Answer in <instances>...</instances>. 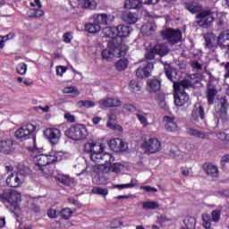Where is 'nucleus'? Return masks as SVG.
I'll use <instances>...</instances> for the list:
<instances>
[{
	"mask_svg": "<svg viewBox=\"0 0 229 229\" xmlns=\"http://www.w3.org/2000/svg\"><path fill=\"white\" fill-rule=\"evenodd\" d=\"M175 120L176 118L174 116L165 115L163 117L166 131H176L178 130V124Z\"/></svg>",
	"mask_w": 229,
	"mask_h": 229,
	"instance_id": "obj_21",
	"label": "nucleus"
},
{
	"mask_svg": "<svg viewBox=\"0 0 229 229\" xmlns=\"http://www.w3.org/2000/svg\"><path fill=\"white\" fill-rule=\"evenodd\" d=\"M85 149L91 153L90 158L92 162L100 165L101 161L103 160V149L101 148V145L96 143H86Z\"/></svg>",
	"mask_w": 229,
	"mask_h": 229,
	"instance_id": "obj_5",
	"label": "nucleus"
},
{
	"mask_svg": "<svg viewBox=\"0 0 229 229\" xmlns=\"http://www.w3.org/2000/svg\"><path fill=\"white\" fill-rule=\"evenodd\" d=\"M156 30L157 26L153 25V23H146L141 27V31L143 35H146V37H151V35H154Z\"/></svg>",
	"mask_w": 229,
	"mask_h": 229,
	"instance_id": "obj_33",
	"label": "nucleus"
},
{
	"mask_svg": "<svg viewBox=\"0 0 229 229\" xmlns=\"http://www.w3.org/2000/svg\"><path fill=\"white\" fill-rule=\"evenodd\" d=\"M217 139H219L220 140H229V137L228 135H226V133L225 132H218L216 134Z\"/></svg>",
	"mask_w": 229,
	"mask_h": 229,
	"instance_id": "obj_59",
	"label": "nucleus"
},
{
	"mask_svg": "<svg viewBox=\"0 0 229 229\" xmlns=\"http://www.w3.org/2000/svg\"><path fill=\"white\" fill-rule=\"evenodd\" d=\"M122 20L127 24H135L139 21V15L131 12H123L122 13Z\"/></svg>",
	"mask_w": 229,
	"mask_h": 229,
	"instance_id": "obj_23",
	"label": "nucleus"
},
{
	"mask_svg": "<svg viewBox=\"0 0 229 229\" xmlns=\"http://www.w3.org/2000/svg\"><path fill=\"white\" fill-rule=\"evenodd\" d=\"M218 196H224L225 198H228V190H220L216 191Z\"/></svg>",
	"mask_w": 229,
	"mask_h": 229,
	"instance_id": "obj_63",
	"label": "nucleus"
},
{
	"mask_svg": "<svg viewBox=\"0 0 229 229\" xmlns=\"http://www.w3.org/2000/svg\"><path fill=\"white\" fill-rule=\"evenodd\" d=\"M92 194H98V196H108V189L94 187L91 191Z\"/></svg>",
	"mask_w": 229,
	"mask_h": 229,
	"instance_id": "obj_46",
	"label": "nucleus"
},
{
	"mask_svg": "<svg viewBox=\"0 0 229 229\" xmlns=\"http://www.w3.org/2000/svg\"><path fill=\"white\" fill-rule=\"evenodd\" d=\"M140 189H142V191H145L146 192H158V190H157V188H153L151 186H141Z\"/></svg>",
	"mask_w": 229,
	"mask_h": 229,
	"instance_id": "obj_58",
	"label": "nucleus"
},
{
	"mask_svg": "<svg viewBox=\"0 0 229 229\" xmlns=\"http://www.w3.org/2000/svg\"><path fill=\"white\" fill-rule=\"evenodd\" d=\"M64 42H66V44L71 43V40H72V35L71 32H66L63 36Z\"/></svg>",
	"mask_w": 229,
	"mask_h": 229,
	"instance_id": "obj_57",
	"label": "nucleus"
},
{
	"mask_svg": "<svg viewBox=\"0 0 229 229\" xmlns=\"http://www.w3.org/2000/svg\"><path fill=\"white\" fill-rule=\"evenodd\" d=\"M116 71H124L128 67V59H121L114 65Z\"/></svg>",
	"mask_w": 229,
	"mask_h": 229,
	"instance_id": "obj_44",
	"label": "nucleus"
},
{
	"mask_svg": "<svg viewBox=\"0 0 229 229\" xmlns=\"http://www.w3.org/2000/svg\"><path fill=\"white\" fill-rule=\"evenodd\" d=\"M0 153L3 155H13L15 148L13 147V140H0Z\"/></svg>",
	"mask_w": 229,
	"mask_h": 229,
	"instance_id": "obj_17",
	"label": "nucleus"
},
{
	"mask_svg": "<svg viewBox=\"0 0 229 229\" xmlns=\"http://www.w3.org/2000/svg\"><path fill=\"white\" fill-rule=\"evenodd\" d=\"M187 133L191 137H195L196 139H208L210 136V132H203L198 129H193V128H188L187 129Z\"/></svg>",
	"mask_w": 229,
	"mask_h": 229,
	"instance_id": "obj_24",
	"label": "nucleus"
},
{
	"mask_svg": "<svg viewBox=\"0 0 229 229\" xmlns=\"http://www.w3.org/2000/svg\"><path fill=\"white\" fill-rule=\"evenodd\" d=\"M38 171H41L46 178H53L55 177V165H47L38 169Z\"/></svg>",
	"mask_w": 229,
	"mask_h": 229,
	"instance_id": "obj_32",
	"label": "nucleus"
},
{
	"mask_svg": "<svg viewBox=\"0 0 229 229\" xmlns=\"http://www.w3.org/2000/svg\"><path fill=\"white\" fill-rule=\"evenodd\" d=\"M109 121L107 122V127L111 130H117L118 131H123V127L119 124L115 123V120L117 119V116L115 115V113L112 112L108 114Z\"/></svg>",
	"mask_w": 229,
	"mask_h": 229,
	"instance_id": "obj_27",
	"label": "nucleus"
},
{
	"mask_svg": "<svg viewBox=\"0 0 229 229\" xmlns=\"http://www.w3.org/2000/svg\"><path fill=\"white\" fill-rule=\"evenodd\" d=\"M67 70L64 66H57L56 67V75L57 76H62L64 72H65Z\"/></svg>",
	"mask_w": 229,
	"mask_h": 229,
	"instance_id": "obj_61",
	"label": "nucleus"
},
{
	"mask_svg": "<svg viewBox=\"0 0 229 229\" xmlns=\"http://www.w3.org/2000/svg\"><path fill=\"white\" fill-rule=\"evenodd\" d=\"M86 31L89 33H98V31H101V26L98 25V23H89L85 26Z\"/></svg>",
	"mask_w": 229,
	"mask_h": 229,
	"instance_id": "obj_41",
	"label": "nucleus"
},
{
	"mask_svg": "<svg viewBox=\"0 0 229 229\" xmlns=\"http://www.w3.org/2000/svg\"><path fill=\"white\" fill-rule=\"evenodd\" d=\"M143 148L148 153H158L162 149V144L157 138H149L143 142Z\"/></svg>",
	"mask_w": 229,
	"mask_h": 229,
	"instance_id": "obj_11",
	"label": "nucleus"
},
{
	"mask_svg": "<svg viewBox=\"0 0 229 229\" xmlns=\"http://www.w3.org/2000/svg\"><path fill=\"white\" fill-rule=\"evenodd\" d=\"M47 214L48 217H50L51 219H55V218L58 217L56 209L50 208L47 210Z\"/></svg>",
	"mask_w": 229,
	"mask_h": 229,
	"instance_id": "obj_56",
	"label": "nucleus"
},
{
	"mask_svg": "<svg viewBox=\"0 0 229 229\" xmlns=\"http://www.w3.org/2000/svg\"><path fill=\"white\" fill-rule=\"evenodd\" d=\"M59 216L62 217V219H64L65 221H69L71 217H72V210L69 208H64L61 211H59Z\"/></svg>",
	"mask_w": 229,
	"mask_h": 229,
	"instance_id": "obj_40",
	"label": "nucleus"
},
{
	"mask_svg": "<svg viewBox=\"0 0 229 229\" xmlns=\"http://www.w3.org/2000/svg\"><path fill=\"white\" fill-rule=\"evenodd\" d=\"M0 198L13 214L21 212V207L19 206L21 201V193L15 191H5L0 195Z\"/></svg>",
	"mask_w": 229,
	"mask_h": 229,
	"instance_id": "obj_3",
	"label": "nucleus"
},
{
	"mask_svg": "<svg viewBox=\"0 0 229 229\" xmlns=\"http://www.w3.org/2000/svg\"><path fill=\"white\" fill-rule=\"evenodd\" d=\"M202 220H203V226L206 229H210L212 225L210 224V221H212V219H210V215L208 214H203L202 215Z\"/></svg>",
	"mask_w": 229,
	"mask_h": 229,
	"instance_id": "obj_47",
	"label": "nucleus"
},
{
	"mask_svg": "<svg viewBox=\"0 0 229 229\" xmlns=\"http://www.w3.org/2000/svg\"><path fill=\"white\" fill-rule=\"evenodd\" d=\"M143 210H156L160 205L157 201H145L142 203Z\"/></svg>",
	"mask_w": 229,
	"mask_h": 229,
	"instance_id": "obj_39",
	"label": "nucleus"
},
{
	"mask_svg": "<svg viewBox=\"0 0 229 229\" xmlns=\"http://www.w3.org/2000/svg\"><path fill=\"white\" fill-rule=\"evenodd\" d=\"M114 189H119L120 191L123 189H131L133 187H135V182H133V181H131L130 183L127 184H115Z\"/></svg>",
	"mask_w": 229,
	"mask_h": 229,
	"instance_id": "obj_51",
	"label": "nucleus"
},
{
	"mask_svg": "<svg viewBox=\"0 0 229 229\" xmlns=\"http://www.w3.org/2000/svg\"><path fill=\"white\" fill-rule=\"evenodd\" d=\"M219 108L216 113L219 114L220 117H226V112L228 110V100L225 98H221L218 102Z\"/></svg>",
	"mask_w": 229,
	"mask_h": 229,
	"instance_id": "obj_25",
	"label": "nucleus"
},
{
	"mask_svg": "<svg viewBox=\"0 0 229 229\" xmlns=\"http://www.w3.org/2000/svg\"><path fill=\"white\" fill-rule=\"evenodd\" d=\"M55 182L62 183L63 185H71V178L67 175L57 174L54 175Z\"/></svg>",
	"mask_w": 229,
	"mask_h": 229,
	"instance_id": "obj_35",
	"label": "nucleus"
},
{
	"mask_svg": "<svg viewBox=\"0 0 229 229\" xmlns=\"http://www.w3.org/2000/svg\"><path fill=\"white\" fill-rule=\"evenodd\" d=\"M109 148L113 151H115V153H121L128 149V143L122 139L115 138L109 141Z\"/></svg>",
	"mask_w": 229,
	"mask_h": 229,
	"instance_id": "obj_16",
	"label": "nucleus"
},
{
	"mask_svg": "<svg viewBox=\"0 0 229 229\" xmlns=\"http://www.w3.org/2000/svg\"><path fill=\"white\" fill-rule=\"evenodd\" d=\"M63 94H71L72 98H78L80 90L74 86L65 87L63 89Z\"/></svg>",
	"mask_w": 229,
	"mask_h": 229,
	"instance_id": "obj_37",
	"label": "nucleus"
},
{
	"mask_svg": "<svg viewBox=\"0 0 229 229\" xmlns=\"http://www.w3.org/2000/svg\"><path fill=\"white\" fill-rule=\"evenodd\" d=\"M136 116L140 121V124H142L143 128H147V126H149V123L148 122V114L144 112H139L136 114Z\"/></svg>",
	"mask_w": 229,
	"mask_h": 229,
	"instance_id": "obj_38",
	"label": "nucleus"
},
{
	"mask_svg": "<svg viewBox=\"0 0 229 229\" xmlns=\"http://www.w3.org/2000/svg\"><path fill=\"white\" fill-rule=\"evenodd\" d=\"M191 121L193 124H201L205 123V109L202 107L201 104L197 103L191 111Z\"/></svg>",
	"mask_w": 229,
	"mask_h": 229,
	"instance_id": "obj_7",
	"label": "nucleus"
},
{
	"mask_svg": "<svg viewBox=\"0 0 229 229\" xmlns=\"http://www.w3.org/2000/svg\"><path fill=\"white\" fill-rule=\"evenodd\" d=\"M216 96H217V89H216V86L209 84L207 87V91H206V98L208 99V105H214V101Z\"/></svg>",
	"mask_w": 229,
	"mask_h": 229,
	"instance_id": "obj_22",
	"label": "nucleus"
},
{
	"mask_svg": "<svg viewBox=\"0 0 229 229\" xmlns=\"http://www.w3.org/2000/svg\"><path fill=\"white\" fill-rule=\"evenodd\" d=\"M124 169V165L120 163L111 164L110 165H99L98 174H108V173H115L116 174L121 173Z\"/></svg>",
	"mask_w": 229,
	"mask_h": 229,
	"instance_id": "obj_12",
	"label": "nucleus"
},
{
	"mask_svg": "<svg viewBox=\"0 0 229 229\" xmlns=\"http://www.w3.org/2000/svg\"><path fill=\"white\" fill-rule=\"evenodd\" d=\"M123 108L128 110V112H135V106L131 104H125L123 105Z\"/></svg>",
	"mask_w": 229,
	"mask_h": 229,
	"instance_id": "obj_62",
	"label": "nucleus"
},
{
	"mask_svg": "<svg viewBox=\"0 0 229 229\" xmlns=\"http://www.w3.org/2000/svg\"><path fill=\"white\" fill-rule=\"evenodd\" d=\"M34 130H36L35 125L31 123H27L19 128L14 132V135L16 139H18V140H21L22 142V140H28V139H30V135H31Z\"/></svg>",
	"mask_w": 229,
	"mask_h": 229,
	"instance_id": "obj_9",
	"label": "nucleus"
},
{
	"mask_svg": "<svg viewBox=\"0 0 229 229\" xmlns=\"http://www.w3.org/2000/svg\"><path fill=\"white\" fill-rule=\"evenodd\" d=\"M22 171L16 174H11L6 179L8 187H20L22 184Z\"/></svg>",
	"mask_w": 229,
	"mask_h": 229,
	"instance_id": "obj_18",
	"label": "nucleus"
},
{
	"mask_svg": "<svg viewBox=\"0 0 229 229\" xmlns=\"http://www.w3.org/2000/svg\"><path fill=\"white\" fill-rule=\"evenodd\" d=\"M45 137L51 142L53 146L60 142V137H62V132L56 128H48L44 131Z\"/></svg>",
	"mask_w": 229,
	"mask_h": 229,
	"instance_id": "obj_13",
	"label": "nucleus"
},
{
	"mask_svg": "<svg viewBox=\"0 0 229 229\" xmlns=\"http://www.w3.org/2000/svg\"><path fill=\"white\" fill-rule=\"evenodd\" d=\"M58 161V157L55 155H45L40 154L34 157V162L36 164V169H40L46 165H50V164H55Z\"/></svg>",
	"mask_w": 229,
	"mask_h": 229,
	"instance_id": "obj_6",
	"label": "nucleus"
},
{
	"mask_svg": "<svg viewBox=\"0 0 229 229\" xmlns=\"http://www.w3.org/2000/svg\"><path fill=\"white\" fill-rule=\"evenodd\" d=\"M197 19H200L197 21L199 28H209V26L214 22V16H212V12L210 11H202L197 14Z\"/></svg>",
	"mask_w": 229,
	"mask_h": 229,
	"instance_id": "obj_10",
	"label": "nucleus"
},
{
	"mask_svg": "<svg viewBox=\"0 0 229 229\" xmlns=\"http://www.w3.org/2000/svg\"><path fill=\"white\" fill-rule=\"evenodd\" d=\"M164 40H167L170 44H178L182 41V32L173 29H167L161 31Z\"/></svg>",
	"mask_w": 229,
	"mask_h": 229,
	"instance_id": "obj_8",
	"label": "nucleus"
},
{
	"mask_svg": "<svg viewBox=\"0 0 229 229\" xmlns=\"http://www.w3.org/2000/svg\"><path fill=\"white\" fill-rule=\"evenodd\" d=\"M115 159L110 153H102V161L99 165L97 166V173H98L99 165H112V162H114Z\"/></svg>",
	"mask_w": 229,
	"mask_h": 229,
	"instance_id": "obj_31",
	"label": "nucleus"
},
{
	"mask_svg": "<svg viewBox=\"0 0 229 229\" xmlns=\"http://www.w3.org/2000/svg\"><path fill=\"white\" fill-rule=\"evenodd\" d=\"M204 38L206 40V47H208V49L216 47V44H217V40L216 39V34L208 32L204 35Z\"/></svg>",
	"mask_w": 229,
	"mask_h": 229,
	"instance_id": "obj_29",
	"label": "nucleus"
},
{
	"mask_svg": "<svg viewBox=\"0 0 229 229\" xmlns=\"http://www.w3.org/2000/svg\"><path fill=\"white\" fill-rule=\"evenodd\" d=\"M203 169L208 176H211V178H217L219 176V170H217V166L212 164H206L203 166Z\"/></svg>",
	"mask_w": 229,
	"mask_h": 229,
	"instance_id": "obj_26",
	"label": "nucleus"
},
{
	"mask_svg": "<svg viewBox=\"0 0 229 229\" xmlns=\"http://www.w3.org/2000/svg\"><path fill=\"white\" fill-rule=\"evenodd\" d=\"M77 105L79 108H92L96 106V103L92 100H80Z\"/></svg>",
	"mask_w": 229,
	"mask_h": 229,
	"instance_id": "obj_42",
	"label": "nucleus"
},
{
	"mask_svg": "<svg viewBox=\"0 0 229 229\" xmlns=\"http://www.w3.org/2000/svg\"><path fill=\"white\" fill-rule=\"evenodd\" d=\"M158 0H125L124 7L131 10L138 9L142 6V4H157Z\"/></svg>",
	"mask_w": 229,
	"mask_h": 229,
	"instance_id": "obj_14",
	"label": "nucleus"
},
{
	"mask_svg": "<svg viewBox=\"0 0 229 229\" xmlns=\"http://www.w3.org/2000/svg\"><path fill=\"white\" fill-rule=\"evenodd\" d=\"M129 87L131 92H140V84L137 82V81L132 80L130 81Z\"/></svg>",
	"mask_w": 229,
	"mask_h": 229,
	"instance_id": "obj_50",
	"label": "nucleus"
},
{
	"mask_svg": "<svg viewBox=\"0 0 229 229\" xmlns=\"http://www.w3.org/2000/svg\"><path fill=\"white\" fill-rule=\"evenodd\" d=\"M93 19L95 22L98 24H102L103 26H108V24H112L115 17L112 14L107 15L106 13L102 14H94Z\"/></svg>",
	"mask_w": 229,
	"mask_h": 229,
	"instance_id": "obj_19",
	"label": "nucleus"
},
{
	"mask_svg": "<svg viewBox=\"0 0 229 229\" xmlns=\"http://www.w3.org/2000/svg\"><path fill=\"white\" fill-rule=\"evenodd\" d=\"M81 4L88 10H96L98 4L94 0H82Z\"/></svg>",
	"mask_w": 229,
	"mask_h": 229,
	"instance_id": "obj_43",
	"label": "nucleus"
},
{
	"mask_svg": "<svg viewBox=\"0 0 229 229\" xmlns=\"http://www.w3.org/2000/svg\"><path fill=\"white\" fill-rule=\"evenodd\" d=\"M107 47L109 49L102 51V58H104V60H108L111 55L116 58H121V56L126 55V47H123V39L120 38H118V39L114 38L113 40H108Z\"/></svg>",
	"mask_w": 229,
	"mask_h": 229,
	"instance_id": "obj_2",
	"label": "nucleus"
},
{
	"mask_svg": "<svg viewBox=\"0 0 229 229\" xmlns=\"http://www.w3.org/2000/svg\"><path fill=\"white\" fill-rule=\"evenodd\" d=\"M117 37L123 39V38L129 37L130 35V27L125 25H118L116 27Z\"/></svg>",
	"mask_w": 229,
	"mask_h": 229,
	"instance_id": "obj_34",
	"label": "nucleus"
},
{
	"mask_svg": "<svg viewBox=\"0 0 229 229\" xmlns=\"http://www.w3.org/2000/svg\"><path fill=\"white\" fill-rule=\"evenodd\" d=\"M222 165H225V164H229V155H225L221 159Z\"/></svg>",
	"mask_w": 229,
	"mask_h": 229,
	"instance_id": "obj_64",
	"label": "nucleus"
},
{
	"mask_svg": "<svg viewBox=\"0 0 229 229\" xmlns=\"http://www.w3.org/2000/svg\"><path fill=\"white\" fill-rule=\"evenodd\" d=\"M116 29L111 28V27H106L102 30L103 37H106V38H111L109 40H114V38L119 39L121 37H117V34H115Z\"/></svg>",
	"mask_w": 229,
	"mask_h": 229,
	"instance_id": "obj_30",
	"label": "nucleus"
},
{
	"mask_svg": "<svg viewBox=\"0 0 229 229\" xmlns=\"http://www.w3.org/2000/svg\"><path fill=\"white\" fill-rule=\"evenodd\" d=\"M155 55H157V52L154 51V47H153L150 51H148L145 54V58H146V60H154Z\"/></svg>",
	"mask_w": 229,
	"mask_h": 229,
	"instance_id": "obj_54",
	"label": "nucleus"
},
{
	"mask_svg": "<svg viewBox=\"0 0 229 229\" xmlns=\"http://www.w3.org/2000/svg\"><path fill=\"white\" fill-rule=\"evenodd\" d=\"M154 51L156 52V55H158L159 56H166V55H169V52L171 49L165 44H157L153 47Z\"/></svg>",
	"mask_w": 229,
	"mask_h": 229,
	"instance_id": "obj_28",
	"label": "nucleus"
},
{
	"mask_svg": "<svg viewBox=\"0 0 229 229\" xmlns=\"http://www.w3.org/2000/svg\"><path fill=\"white\" fill-rule=\"evenodd\" d=\"M150 92H157L160 90V81L157 79H150L148 81Z\"/></svg>",
	"mask_w": 229,
	"mask_h": 229,
	"instance_id": "obj_36",
	"label": "nucleus"
},
{
	"mask_svg": "<svg viewBox=\"0 0 229 229\" xmlns=\"http://www.w3.org/2000/svg\"><path fill=\"white\" fill-rule=\"evenodd\" d=\"M44 15V11L40 9H30L29 11V17L38 18Z\"/></svg>",
	"mask_w": 229,
	"mask_h": 229,
	"instance_id": "obj_48",
	"label": "nucleus"
},
{
	"mask_svg": "<svg viewBox=\"0 0 229 229\" xmlns=\"http://www.w3.org/2000/svg\"><path fill=\"white\" fill-rule=\"evenodd\" d=\"M191 67L193 69H196L197 71H201L203 69V66L199 63H198V61H193L191 63Z\"/></svg>",
	"mask_w": 229,
	"mask_h": 229,
	"instance_id": "obj_60",
	"label": "nucleus"
},
{
	"mask_svg": "<svg viewBox=\"0 0 229 229\" xmlns=\"http://www.w3.org/2000/svg\"><path fill=\"white\" fill-rule=\"evenodd\" d=\"M65 135L68 136L69 139H72V140H85L89 132L85 125L75 124L65 131Z\"/></svg>",
	"mask_w": 229,
	"mask_h": 229,
	"instance_id": "obj_4",
	"label": "nucleus"
},
{
	"mask_svg": "<svg viewBox=\"0 0 229 229\" xmlns=\"http://www.w3.org/2000/svg\"><path fill=\"white\" fill-rule=\"evenodd\" d=\"M185 8L186 10H189L191 13H196L199 10L198 6H194L193 4H186Z\"/></svg>",
	"mask_w": 229,
	"mask_h": 229,
	"instance_id": "obj_55",
	"label": "nucleus"
},
{
	"mask_svg": "<svg viewBox=\"0 0 229 229\" xmlns=\"http://www.w3.org/2000/svg\"><path fill=\"white\" fill-rule=\"evenodd\" d=\"M101 108H112L114 106H121L123 102L119 98H107L106 99H101L98 101Z\"/></svg>",
	"mask_w": 229,
	"mask_h": 229,
	"instance_id": "obj_20",
	"label": "nucleus"
},
{
	"mask_svg": "<svg viewBox=\"0 0 229 229\" xmlns=\"http://www.w3.org/2000/svg\"><path fill=\"white\" fill-rule=\"evenodd\" d=\"M184 225L186 226L185 229H194V226H196V218L192 216H187L184 219Z\"/></svg>",
	"mask_w": 229,
	"mask_h": 229,
	"instance_id": "obj_45",
	"label": "nucleus"
},
{
	"mask_svg": "<svg viewBox=\"0 0 229 229\" xmlns=\"http://www.w3.org/2000/svg\"><path fill=\"white\" fill-rule=\"evenodd\" d=\"M164 69L166 78H168L170 81L174 82V98L175 106H189V105H191V99L185 90L192 87V82L189 80L174 82V80L173 79V68H171V65L165 64Z\"/></svg>",
	"mask_w": 229,
	"mask_h": 229,
	"instance_id": "obj_1",
	"label": "nucleus"
},
{
	"mask_svg": "<svg viewBox=\"0 0 229 229\" xmlns=\"http://www.w3.org/2000/svg\"><path fill=\"white\" fill-rule=\"evenodd\" d=\"M26 71H28V65L24 63H21L16 66V72H18V74H21V76H24V74H26Z\"/></svg>",
	"mask_w": 229,
	"mask_h": 229,
	"instance_id": "obj_49",
	"label": "nucleus"
},
{
	"mask_svg": "<svg viewBox=\"0 0 229 229\" xmlns=\"http://www.w3.org/2000/svg\"><path fill=\"white\" fill-rule=\"evenodd\" d=\"M151 71H153V63L145 61L143 66H140L136 70V76L140 80L148 78L151 75Z\"/></svg>",
	"mask_w": 229,
	"mask_h": 229,
	"instance_id": "obj_15",
	"label": "nucleus"
},
{
	"mask_svg": "<svg viewBox=\"0 0 229 229\" xmlns=\"http://www.w3.org/2000/svg\"><path fill=\"white\" fill-rule=\"evenodd\" d=\"M111 228H121L123 226V220L121 218H114L111 224H110Z\"/></svg>",
	"mask_w": 229,
	"mask_h": 229,
	"instance_id": "obj_52",
	"label": "nucleus"
},
{
	"mask_svg": "<svg viewBox=\"0 0 229 229\" xmlns=\"http://www.w3.org/2000/svg\"><path fill=\"white\" fill-rule=\"evenodd\" d=\"M212 216V221L215 223L219 222V219L221 218V211L219 210H213L211 213Z\"/></svg>",
	"mask_w": 229,
	"mask_h": 229,
	"instance_id": "obj_53",
	"label": "nucleus"
}]
</instances>
